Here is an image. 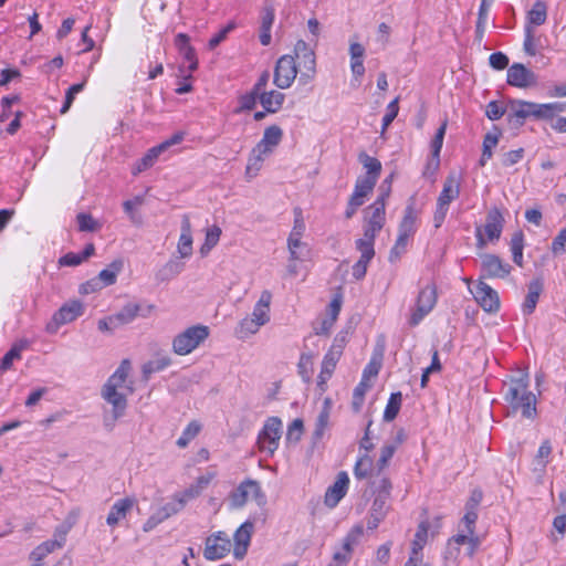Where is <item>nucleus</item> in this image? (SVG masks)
Listing matches in <instances>:
<instances>
[{
  "label": "nucleus",
  "instance_id": "obj_1",
  "mask_svg": "<svg viewBox=\"0 0 566 566\" xmlns=\"http://www.w3.org/2000/svg\"><path fill=\"white\" fill-rule=\"evenodd\" d=\"M130 363L124 359L102 388V398L112 406L111 413L104 416V426L108 430H113L117 420L125 415L127 397L133 394V387L127 384Z\"/></svg>",
  "mask_w": 566,
  "mask_h": 566
},
{
  "label": "nucleus",
  "instance_id": "obj_2",
  "mask_svg": "<svg viewBox=\"0 0 566 566\" xmlns=\"http://www.w3.org/2000/svg\"><path fill=\"white\" fill-rule=\"evenodd\" d=\"M528 386L527 375L512 378L507 382L504 399L514 411L521 410L524 418L533 419L536 416V397Z\"/></svg>",
  "mask_w": 566,
  "mask_h": 566
},
{
  "label": "nucleus",
  "instance_id": "obj_3",
  "mask_svg": "<svg viewBox=\"0 0 566 566\" xmlns=\"http://www.w3.org/2000/svg\"><path fill=\"white\" fill-rule=\"evenodd\" d=\"M271 303L272 293L269 290L262 291L258 302L253 306L252 313L239 322L234 332L237 338L247 339L256 334L262 326L270 322Z\"/></svg>",
  "mask_w": 566,
  "mask_h": 566
},
{
  "label": "nucleus",
  "instance_id": "obj_4",
  "mask_svg": "<svg viewBox=\"0 0 566 566\" xmlns=\"http://www.w3.org/2000/svg\"><path fill=\"white\" fill-rule=\"evenodd\" d=\"M209 327L193 325L177 334L172 339V352L186 356L197 349L209 337Z\"/></svg>",
  "mask_w": 566,
  "mask_h": 566
},
{
  "label": "nucleus",
  "instance_id": "obj_5",
  "mask_svg": "<svg viewBox=\"0 0 566 566\" xmlns=\"http://www.w3.org/2000/svg\"><path fill=\"white\" fill-rule=\"evenodd\" d=\"M460 196V178L455 174H450L444 182L442 190L437 199V206L433 213V226L440 228L448 214L450 205Z\"/></svg>",
  "mask_w": 566,
  "mask_h": 566
},
{
  "label": "nucleus",
  "instance_id": "obj_6",
  "mask_svg": "<svg viewBox=\"0 0 566 566\" xmlns=\"http://www.w3.org/2000/svg\"><path fill=\"white\" fill-rule=\"evenodd\" d=\"M294 60H298L302 69L300 74V83L305 85L314 80L316 75V56L314 49L304 40H298L294 45Z\"/></svg>",
  "mask_w": 566,
  "mask_h": 566
},
{
  "label": "nucleus",
  "instance_id": "obj_7",
  "mask_svg": "<svg viewBox=\"0 0 566 566\" xmlns=\"http://www.w3.org/2000/svg\"><path fill=\"white\" fill-rule=\"evenodd\" d=\"M282 433V421L277 417H270L263 424L258 434V446L260 451L268 455H273L279 448Z\"/></svg>",
  "mask_w": 566,
  "mask_h": 566
},
{
  "label": "nucleus",
  "instance_id": "obj_8",
  "mask_svg": "<svg viewBox=\"0 0 566 566\" xmlns=\"http://www.w3.org/2000/svg\"><path fill=\"white\" fill-rule=\"evenodd\" d=\"M437 303V291L434 285H426L420 290L415 307L411 308L409 325L415 327L433 310Z\"/></svg>",
  "mask_w": 566,
  "mask_h": 566
},
{
  "label": "nucleus",
  "instance_id": "obj_9",
  "mask_svg": "<svg viewBox=\"0 0 566 566\" xmlns=\"http://www.w3.org/2000/svg\"><path fill=\"white\" fill-rule=\"evenodd\" d=\"M250 499L258 504H264L265 496L260 484L254 480H245L230 494L229 501L232 509L242 507Z\"/></svg>",
  "mask_w": 566,
  "mask_h": 566
},
{
  "label": "nucleus",
  "instance_id": "obj_10",
  "mask_svg": "<svg viewBox=\"0 0 566 566\" xmlns=\"http://www.w3.org/2000/svg\"><path fill=\"white\" fill-rule=\"evenodd\" d=\"M184 133H175L170 138L148 149L147 153L136 163L133 174L137 175L153 167L164 151L171 146L180 144L184 140Z\"/></svg>",
  "mask_w": 566,
  "mask_h": 566
},
{
  "label": "nucleus",
  "instance_id": "obj_11",
  "mask_svg": "<svg viewBox=\"0 0 566 566\" xmlns=\"http://www.w3.org/2000/svg\"><path fill=\"white\" fill-rule=\"evenodd\" d=\"M364 535V527L357 524L350 528L343 539L340 549L334 552L333 559L328 566H347L352 559L354 547L359 543Z\"/></svg>",
  "mask_w": 566,
  "mask_h": 566
},
{
  "label": "nucleus",
  "instance_id": "obj_12",
  "mask_svg": "<svg viewBox=\"0 0 566 566\" xmlns=\"http://www.w3.org/2000/svg\"><path fill=\"white\" fill-rule=\"evenodd\" d=\"M386 222V208L381 200H375L364 210V233L377 237Z\"/></svg>",
  "mask_w": 566,
  "mask_h": 566
},
{
  "label": "nucleus",
  "instance_id": "obj_13",
  "mask_svg": "<svg viewBox=\"0 0 566 566\" xmlns=\"http://www.w3.org/2000/svg\"><path fill=\"white\" fill-rule=\"evenodd\" d=\"M343 343L335 339L328 352L325 354L323 361H322V368L321 373L317 377V387L321 390V392H324L327 388V381L332 377L336 365L342 357L343 354Z\"/></svg>",
  "mask_w": 566,
  "mask_h": 566
},
{
  "label": "nucleus",
  "instance_id": "obj_14",
  "mask_svg": "<svg viewBox=\"0 0 566 566\" xmlns=\"http://www.w3.org/2000/svg\"><path fill=\"white\" fill-rule=\"evenodd\" d=\"M297 76V66L293 55H282L274 69L273 83L281 90L291 87Z\"/></svg>",
  "mask_w": 566,
  "mask_h": 566
},
{
  "label": "nucleus",
  "instance_id": "obj_15",
  "mask_svg": "<svg viewBox=\"0 0 566 566\" xmlns=\"http://www.w3.org/2000/svg\"><path fill=\"white\" fill-rule=\"evenodd\" d=\"M512 266L499 255L486 253L481 258V276L488 279H504L511 273Z\"/></svg>",
  "mask_w": 566,
  "mask_h": 566
},
{
  "label": "nucleus",
  "instance_id": "obj_16",
  "mask_svg": "<svg viewBox=\"0 0 566 566\" xmlns=\"http://www.w3.org/2000/svg\"><path fill=\"white\" fill-rule=\"evenodd\" d=\"M478 304L488 313H495L500 308L497 292L485 282L479 280L475 289L471 291Z\"/></svg>",
  "mask_w": 566,
  "mask_h": 566
},
{
  "label": "nucleus",
  "instance_id": "obj_17",
  "mask_svg": "<svg viewBox=\"0 0 566 566\" xmlns=\"http://www.w3.org/2000/svg\"><path fill=\"white\" fill-rule=\"evenodd\" d=\"M230 549L231 542L229 537L224 533L218 532L206 539L203 556L208 560H218L223 558Z\"/></svg>",
  "mask_w": 566,
  "mask_h": 566
},
{
  "label": "nucleus",
  "instance_id": "obj_18",
  "mask_svg": "<svg viewBox=\"0 0 566 566\" xmlns=\"http://www.w3.org/2000/svg\"><path fill=\"white\" fill-rule=\"evenodd\" d=\"M154 310V305H147L143 307L137 303H127L123 306V308L114 315H111L112 327H119L122 325H126L132 323L138 315L143 317H147L151 311Z\"/></svg>",
  "mask_w": 566,
  "mask_h": 566
},
{
  "label": "nucleus",
  "instance_id": "obj_19",
  "mask_svg": "<svg viewBox=\"0 0 566 566\" xmlns=\"http://www.w3.org/2000/svg\"><path fill=\"white\" fill-rule=\"evenodd\" d=\"M507 84L518 87L526 88L537 84L536 74L521 63L512 64L506 74Z\"/></svg>",
  "mask_w": 566,
  "mask_h": 566
},
{
  "label": "nucleus",
  "instance_id": "obj_20",
  "mask_svg": "<svg viewBox=\"0 0 566 566\" xmlns=\"http://www.w3.org/2000/svg\"><path fill=\"white\" fill-rule=\"evenodd\" d=\"M505 219L503 212L497 207H492L486 213L485 224L482 227L489 241H497L501 238Z\"/></svg>",
  "mask_w": 566,
  "mask_h": 566
},
{
  "label": "nucleus",
  "instance_id": "obj_21",
  "mask_svg": "<svg viewBox=\"0 0 566 566\" xmlns=\"http://www.w3.org/2000/svg\"><path fill=\"white\" fill-rule=\"evenodd\" d=\"M190 39L185 33H178L175 38V45L182 57V63L189 73L198 69V59L195 49L190 45Z\"/></svg>",
  "mask_w": 566,
  "mask_h": 566
},
{
  "label": "nucleus",
  "instance_id": "obj_22",
  "mask_svg": "<svg viewBox=\"0 0 566 566\" xmlns=\"http://www.w3.org/2000/svg\"><path fill=\"white\" fill-rule=\"evenodd\" d=\"M349 478L346 472H339L336 481L327 489L324 502L328 507H335L346 495Z\"/></svg>",
  "mask_w": 566,
  "mask_h": 566
},
{
  "label": "nucleus",
  "instance_id": "obj_23",
  "mask_svg": "<svg viewBox=\"0 0 566 566\" xmlns=\"http://www.w3.org/2000/svg\"><path fill=\"white\" fill-rule=\"evenodd\" d=\"M389 502L390 500L381 499L380 496H374L367 517V528L369 531L376 530L379 526V524L386 518L390 510Z\"/></svg>",
  "mask_w": 566,
  "mask_h": 566
},
{
  "label": "nucleus",
  "instance_id": "obj_24",
  "mask_svg": "<svg viewBox=\"0 0 566 566\" xmlns=\"http://www.w3.org/2000/svg\"><path fill=\"white\" fill-rule=\"evenodd\" d=\"M83 313L84 305L82 302L75 300L65 303L53 316V321L56 323V329L61 325L75 321L77 317L83 315Z\"/></svg>",
  "mask_w": 566,
  "mask_h": 566
},
{
  "label": "nucleus",
  "instance_id": "obj_25",
  "mask_svg": "<svg viewBox=\"0 0 566 566\" xmlns=\"http://www.w3.org/2000/svg\"><path fill=\"white\" fill-rule=\"evenodd\" d=\"M273 153V149L259 142L250 153L245 172L249 177H255L261 170L263 161Z\"/></svg>",
  "mask_w": 566,
  "mask_h": 566
},
{
  "label": "nucleus",
  "instance_id": "obj_26",
  "mask_svg": "<svg viewBox=\"0 0 566 566\" xmlns=\"http://www.w3.org/2000/svg\"><path fill=\"white\" fill-rule=\"evenodd\" d=\"M253 532V523L250 521L244 522L234 533V548L233 556L237 559H242L250 545L251 535Z\"/></svg>",
  "mask_w": 566,
  "mask_h": 566
},
{
  "label": "nucleus",
  "instance_id": "obj_27",
  "mask_svg": "<svg viewBox=\"0 0 566 566\" xmlns=\"http://www.w3.org/2000/svg\"><path fill=\"white\" fill-rule=\"evenodd\" d=\"M177 251L182 259H187L192 255V231L190 219L187 214H184L181 219L180 237L177 244Z\"/></svg>",
  "mask_w": 566,
  "mask_h": 566
},
{
  "label": "nucleus",
  "instance_id": "obj_28",
  "mask_svg": "<svg viewBox=\"0 0 566 566\" xmlns=\"http://www.w3.org/2000/svg\"><path fill=\"white\" fill-rule=\"evenodd\" d=\"M134 506V500L129 497H124L117 500L111 507L109 513L106 517V523L111 527H115L118 525L120 521H123L128 512Z\"/></svg>",
  "mask_w": 566,
  "mask_h": 566
},
{
  "label": "nucleus",
  "instance_id": "obj_29",
  "mask_svg": "<svg viewBox=\"0 0 566 566\" xmlns=\"http://www.w3.org/2000/svg\"><path fill=\"white\" fill-rule=\"evenodd\" d=\"M542 291H543L542 280L535 279L528 283L527 295L522 305V311H523L524 315H531L535 311Z\"/></svg>",
  "mask_w": 566,
  "mask_h": 566
},
{
  "label": "nucleus",
  "instance_id": "obj_30",
  "mask_svg": "<svg viewBox=\"0 0 566 566\" xmlns=\"http://www.w3.org/2000/svg\"><path fill=\"white\" fill-rule=\"evenodd\" d=\"M285 95L279 91H265L259 94V102L265 112L274 114L277 113L284 103Z\"/></svg>",
  "mask_w": 566,
  "mask_h": 566
},
{
  "label": "nucleus",
  "instance_id": "obj_31",
  "mask_svg": "<svg viewBox=\"0 0 566 566\" xmlns=\"http://www.w3.org/2000/svg\"><path fill=\"white\" fill-rule=\"evenodd\" d=\"M349 55L352 73L356 78H359L365 74V48L358 42H352L349 45Z\"/></svg>",
  "mask_w": 566,
  "mask_h": 566
},
{
  "label": "nucleus",
  "instance_id": "obj_32",
  "mask_svg": "<svg viewBox=\"0 0 566 566\" xmlns=\"http://www.w3.org/2000/svg\"><path fill=\"white\" fill-rule=\"evenodd\" d=\"M418 211L415 208L413 202L408 203L403 217L399 223L398 232L413 237L417 231Z\"/></svg>",
  "mask_w": 566,
  "mask_h": 566
},
{
  "label": "nucleus",
  "instance_id": "obj_33",
  "mask_svg": "<svg viewBox=\"0 0 566 566\" xmlns=\"http://www.w3.org/2000/svg\"><path fill=\"white\" fill-rule=\"evenodd\" d=\"M370 486L373 496H380L381 499L390 500L392 483L387 474L377 471V474L374 476Z\"/></svg>",
  "mask_w": 566,
  "mask_h": 566
},
{
  "label": "nucleus",
  "instance_id": "obj_34",
  "mask_svg": "<svg viewBox=\"0 0 566 566\" xmlns=\"http://www.w3.org/2000/svg\"><path fill=\"white\" fill-rule=\"evenodd\" d=\"M535 103L523 99H515L511 102L510 118H516L522 124L527 117H535Z\"/></svg>",
  "mask_w": 566,
  "mask_h": 566
},
{
  "label": "nucleus",
  "instance_id": "obj_35",
  "mask_svg": "<svg viewBox=\"0 0 566 566\" xmlns=\"http://www.w3.org/2000/svg\"><path fill=\"white\" fill-rule=\"evenodd\" d=\"M332 410V400L331 398H325L322 409L317 416L314 429V439L319 440L323 438L325 430L328 428L329 417Z\"/></svg>",
  "mask_w": 566,
  "mask_h": 566
},
{
  "label": "nucleus",
  "instance_id": "obj_36",
  "mask_svg": "<svg viewBox=\"0 0 566 566\" xmlns=\"http://www.w3.org/2000/svg\"><path fill=\"white\" fill-rule=\"evenodd\" d=\"M535 118L536 119H551L553 120L555 116L559 113L566 111V103L553 102L538 104L535 103Z\"/></svg>",
  "mask_w": 566,
  "mask_h": 566
},
{
  "label": "nucleus",
  "instance_id": "obj_37",
  "mask_svg": "<svg viewBox=\"0 0 566 566\" xmlns=\"http://www.w3.org/2000/svg\"><path fill=\"white\" fill-rule=\"evenodd\" d=\"M429 525L427 522H421L415 534V538L411 543V551L409 557L423 558L422 549L427 543Z\"/></svg>",
  "mask_w": 566,
  "mask_h": 566
},
{
  "label": "nucleus",
  "instance_id": "obj_38",
  "mask_svg": "<svg viewBox=\"0 0 566 566\" xmlns=\"http://www.w3.org/2000/svg\"><path fill=\"white\" fill-rule=\"evenodd\" d=\"M123 269V260H114L106 269H103L96 280L99 281V284H103V287L113 285L116 282L117 275Z\"/></svg>",
  "mask_w": 566,
  "mask_h": 566
},
{
  "label": "nucleus",
  "instance_id": "obj_39",
  "mask_svg": "<svg viewBox=\"0 0 566 566\" xmlns=\"http://www.w3.org/2000/svg\"><path fill=\"white\" fill-rule=\"evenodd\" d=\"M171 365V358L168 355H158L154 359L145 363L143 365L142 371L145 379H149V377L159 373Z\"/></svg>",
  "mask_w": 566,
  "mask_h": 566
},
{
  "label": "nucleus",
  "instance_id": "obj_40",
  "mask_svg": "<svg viewBox=\"0 0 566 566\" xmlns=\"http://www.w3.org/2000/svg\"><path fill=\"white\" fill-rule=\"evenodd\" d=\"M547 19V6L543 1H536L527 13L525 25L538 27L545 23Z\"/></svg>",
  "mask_w": 566,
  "mask_h": 566
},
{
  "label": "nucleus",
  "instance_id": "obj_41",
  "mask_svg": "<svg viewBox=\"0 0 566 566\" xmlns=\"http://www.w3.org/2000/svg\"><path fill=\"white\" fill-rule=\"evenodd\" d=\"M287 249L291 261H304L310 254V248L302 239L287 238Z\"/></svg>",
  "mask_w": 566,
  "mask_h": 566
},
{
  "label": "nucleus",
  "instance_id": "obj_42",
  "mask_svg": "<svg viewBox=\"0 0 566 566\" xmlns=\"http://www.w3.org/2000/svg\"><path fill=\"white\" fill-rule=\"evenodd\" d=\"M185 264L176 259L169 260L156 274L160 282L169 281L184 271Z\"/></svg>",
  "mask_w": 566,
  "mask_h": 566
},
{
  "label": "nucleus",
  "instance_id": "obj_43",
  "mask_svg": "<svg viewBox=\"0 0 566 566\" xmlns=\"http://www.w3.org/2000/svg\"><path fill=\"white\" fill-rule=\"evenodd\" d=\"M376 181L377 180L375 176L358 177L352 197H356V199L364 200L365 197L374 189Z\"/></svg>",
  "mask_w": 566,
  "mask_h": 566
},
{
  "label": "nucleus",
  "instance_id": "obj_44",
  "mask_svg": "<svg viewBox=\"0 0 566 566\" xmlns=\"http://www.w3.org/2000/svg\"><path fill=\"white\" fill-rule=\"evenodd\" d=\"M375 239L376 237H370L364 233L363 238H359L355 242V247L357 251L360 253V258L365 260L371 261L375 256Z\"/></svg>",
  "mask_w": 566,
  "mask_h": 566
},
{
  "label": "nucleus",
  "instance_id": "obj_45",
  "mask_svg": "<svg viewBox=\"0 0 566 566\" xmlns=\"http://www.w3.org/2000/svg\"><path fill=\"white\" fill-rule=\"evenodd\" d=\"M446 130H447V122L442 123V125L438 128V130L431 142V153H432V161H434V169H437L440 164V151L442 149Z\"/></svg>",
  "mask_w": 566,
  "mask_h": 566
},
{
  "label": "nucleus",
  "instance_id": "obj_46",
  "mask_svg": "<svg viewBox=\"0 0 566 566\" xmlns=\"http://www.w3.org/2000/svg\"><path fill=\"white\" fill-rule=\"evenodd\" d=\"M511 252L513 262L522 266L523 265V249H524V234L522 231H516L511 239Z\"/></svg>",
  "mask_w": 566,
  "mask_h": 566
},
{
  "label": "nucleus",
  "instance_id": "obj_47",
  "mask_svg": "<svg viewBox=\"0 0 566 566\" xmlns=\"http://www.w3.org/2000/svg\"><path fill=\"white\" fill-rule=\"evenodd\" d=\"M552 454V444L548 440H544L539 446L537 453L535 455V471L544 472L546 465L549 462V457Z\"/></svg>",
  "mask_w": 566,
  "mask_h": 566
},
{
  "label": "nucleus",
  "instance_id": "obj_48",
  "mask_svg": "<svg viewBox=\"0 0 566 566\" xmlns=\"http://www.w3.org/2000/svg\"><path fill=\"white\" fill-rule=\"evenodd\" d=\"M282 137L283 130L277 125H272L265 128L263 137L260 142L274 150L275 147L281 143Z\"/></svg>",
  "mask_w": 566,
  "mask_h": 566
},
{
  "label": "nucleus",
  "instance_id": "obj_49",
  "mask_svg": "<svg viewBox=\"0 0 566 566\" xmlns=\"http://www.w3.org/2000/svg\"><path fill=\"white\" fill-rule=\"evenodd\" d=\"M401 400L402 396L401 392H392L388 399V402L386 405L385 411H384V420L385 421H392L401 407Z\"/></svg>",
  "mask_w": 566,
  "mask_h": 566
},
{
  "label": "nucleus",
  "instance_id": "obj_50",
  "mask_svg": "<svg viewBox=\"0 0 566 566\" xmlns=\"http://www.w3.org/2000/svg\"><path fill=\"white\" fill-rule=\"evenodd\" d=\"M201 430V426L197 421H191L184 429L181 436L177 439L176 444L179 448H186Z\"/></svg>",
  "mask_w": 566,
  "mask_h": 566
},
{
  "label": "nucleus",
  "instance_id": "obj_51",
  "mask_svg": "<svg viewBox=\"0 0 566 566\" xmlns=\"http://www.w3.org/2000/svg\"><path fill=\"white\" fill-rule=\"evenodd\" d=\"M313 355L310 353H303L300 357L297 369L298 374L305 382H310L313 373Z\"/></svg>",
  "mask_w": 566,
  "mask_h": 566
},
{
  "label": "nucleus",
  "instance_id": "obj_52",
  "mask_svg": "<svg viewBox=\"0 0 566 566\" xmlns=\"http://www.w3.org/2000/svg\"><path fill=\"white\" fill-rule=\"evenodd\" d=\"M371 458L367 453L363 454L355 464L354 475L359 480L367 478L371 471Z\"/></svg>",
  "mask_w": 566,
  "mask_h": 566
},
{
  "label": "nucleus",
  "instance_id": "obj_53",
  "mask_svg": "<svg viewBox=\"0 0 566 566\" xmlns=\"http://www.w3.org/2000/svg\"><path fill=\"white\" fill-rule=\"evenodd\" d=\"M369 387V384L365 380H360L359 384L355 387L352 401V408L355 412L360 411L364 403L366 391L368 390Z\"/></svg>",
  "mask_w": 566,
  "mask_h": 566
},
{
  "label": "nucleus",
  "instance_id": "obj_54",
  "mask_svg": "<svg viewBox=\"0 0 566 566\" xmlns=\"http://www.w3.org/2000/svg\"><path fill=\"white\" fill-rule=\"evenodd\" d=\"M221 235V229L218 226H212L207 230L205 243L202 244L200 251L202 254L209 252L212 248H214Z\"/></svg>",
  "mask_w": 566,
  "mask_h": 566
},
{
  "label": "nucleus",
  "instance_id": "obj_55",
  "mask_svg": "<svg viewBox=\"0 0 566 566\" xmlns=\"http://www.w3.org/2000/svg\"><path fill=\"white\" fill-rule=\"evenodd\" d=\"M179 73L181 76V81L178 82L177 87L175 88V92L178 95H182L186 93H189L192 90V85L190 80L192 78V73H189V71L186 70L185 64L179 65Z\"/></svg>",
  "mask_w": 566,
  "mask_h": 566
},
{
  "label": "nucleus",
  "instance_id": "obj_56",
  "mask_svg": "<svg viewBox=\"0 0 566 566\" xmlns=\"http://www.w3.org/2000/svg\"><path fill=\"white\" fill-rule=\"evenodd\" d=\"M523 48L525 53L530 56H535L537 53L535 43V30L531 25H525L524 28Z\"/></svg>",
  "mask_w": 566,
  "mask_h": 566
},
{
  "label": "nucleus",
  "instance_id": "obj_57",
  "mask_svg": "<svg viewBox=\"0 0 566 566\" xmlns=\"http://www.w3.org/2000/svg\"><path fill=\"white\" fill-rule=\"evenodd\" d=\"M397 450L396 444H385L380 450V455L377 461V471L382 472L390 461V459L394 457L395 452Z\"/></svg>",
  "mask_w": 566,
  "mask_h": 566
},
{
  "label": "nucleus",
  "instance_id": "obj_58",
  "mask_svg": "<svg viewBox=\"0 0 566 566\" xmlns=\"http://www.w3.org/2000/svg\"><path fill=\"white\" fill-rule=\"evenodd\" d=\"M399 97H396L392 99L388 105L386 109V114L382 117V125H381V132L384 133L389 125L394 122V119L397 117L399 112Z\"/></svg>",
  "mask_w": 566,
  "mask_h": 566
},
{
  "label": "nucleus",
  "instance_id": "obj_59",
  "mask_svg": "<svg viewBox=\"0 0 566 566\" xmlns=\"http://www.w3.org/2000/svg\"><path fill=\"white\" fill-rule=\"evenodd\" d=\"M500 136L501 132L497 128H495L494 132H490L484 136L482 153L485 154V157H492V150L493 148L496 147Z\"/></svg>",
  "mask_w": 566,
  "mask_h": 566
},
{
  "label": "nucleus",
  "instance_id": "obj_60",
  "mask_svg": "<svg viewBox=\"0 0 566 566\" xmlns=\"http://www.w3.org/2000/svg\"><path fill=\"white\" fill-rule=\"evenodd\" d=\"M305 232V222L300 208L294 209V224L289 238L302 239Z\"/></svg>",
  "mask_w": 566,
  "mask_h": 566
},
{
  "label": "nucleus",
  "instance_id": "obj_61",
  "mask_svg": "<svg viewBox=\"0 0 566 566\" xmlns=\"http://www.w3.org/2000/svg\"><path fill=\"white\" fill-rule=\"evenodd\" d=\"M361 163L364 164V167L367 169L366 176H375L377 179L381 170L380 161L377 158L364 155L361 156Z\"/></svg>",
  "mask_w": 566,
  "mask_h": 566
},
{
  "label": "nucleus",
  "instance_id": "obj_62",
  "mask_svg": "<svg viewBox=\"0 0 566 566\" xmlns=\"http://www.w3.org/2000/svg\"><path fill=\"white\" fill-rule=\"evenodd\" d=\"M411 238H412L411 235H407V234H402V233L398 232L396 243L390 251V260L391 261L394 258H399L406 251L408 242Z\"/></svg>",
  "mask_w": 566,
  "mask_h": 566
},
{
  "label": "nucleus",
  "instance_id": "obj_63",
  "mask_svg": "<svg viewBox=\"0 0 566 566\" xmlns=\"http://www.w3.org/2000/svg\"><path fill=\"white\" fill-rule=\"evenodd\" d=\"M259 101V93L254 90L251 92L243 94L239 98L240 111H251L255 107L256 102Z\"/></svg>",
  "mask_w": 566,
  "mask_h": 566
},
{
  "label": "nucleus",
  "instance_id": "obj_64",
  "mask_svg": "<svg viewBox=\"0 0 566 566\" xmlns=\"http://www.w3.org/2000/svg\"><path fill=\"white\" fill-rule=\"evenodd\" d=\"M505 114V107H503L499 102L491 101L486 105L485 115L491 120H497Z\"/></svg>",
  "mask_w": 566,
  "mask_h": 566
}]
</instances>
